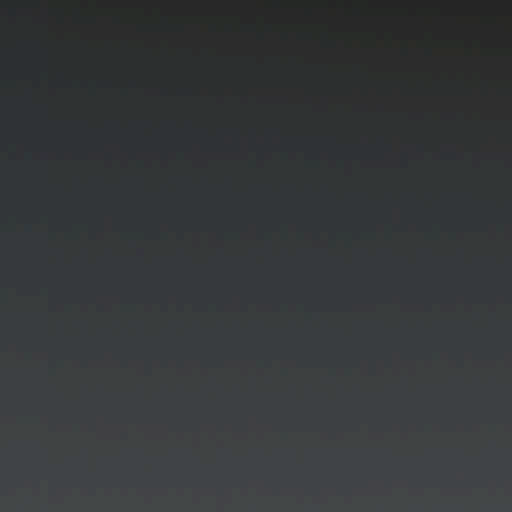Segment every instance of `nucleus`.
I'll use <instances>...</instances> for the list:
<instances>
[{
	"mask_svg": "<svg viewBox=\"0 0 512 512\" xmlns=\"http://www.w3.org/2000/svg\"><path fill=\"white\" fill-rule=\"evenodd\" d=\"M449 431H450V432L452 431V428H451V427L449 428Z\"/></svg>",
	"mask_w": 512,
	"mask_h": 512,
	"instance_id": "nucleus-1",
	"label": "nucleus"
},
{
	"mask_svg": "<svg viewBox=\"0 0 512 512\" xmlns=\"http://www.w3.org/2000/svg\"><path fill=\"white\" fill-rule=\"evenodd\" d=\"M449 369L451 370V369H452V366H449Z\"/></svg>",
	"mask_w": 512,
	"mask_h": 512,
	"instance_id": "nucleus-2",
	"label": "nucleus"
}]
</instances>
